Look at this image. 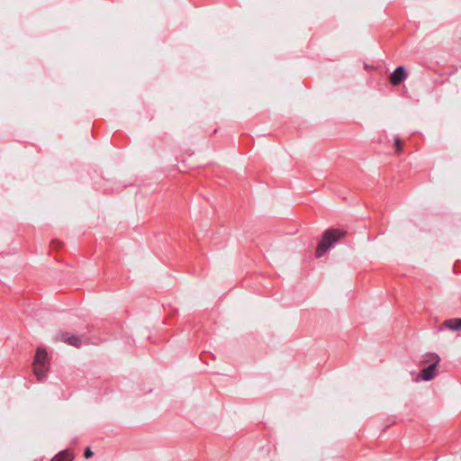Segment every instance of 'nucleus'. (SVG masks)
<instances>
[{
    "instance_id": "obj_1",
    "label": "nucleus",
    "mask_w": 461,
    "mask_h": 461,
    "mask_svg": "<svg viewBox=\"0 0 461 461\" xmlns=\"http://www.w3.org/2000/svg\"><path fill=\"white\" fill-rule=\"evenodd\" d=\"M347 231L339 229H329L324 231L321 241L316 249V257L321 258L330 248H332L337 241L344 238Z\"/></svg>"
},
{
    "instance_id": "obj_2",
    "label": "nucleus",
    "mask_w": 461,
    "mask_h": 461,
    "mask_svg": "<svg viewBox=\"0 0 461 461\" xmlns=\"http://www.w3.org/2000/svg\"><path fill=\"white\" fill-rule=\"evenodd\" d=\"M33 373L39 381H42L48 372V354L46 349L39 348L32 364Z\"/></svg>"
},
{
    "instance_id": "obj_3",
    "label": "nucleus",
    "mask_w": 461,
    "mask_h": 461,
    "mask_svg": "<svg viewBox=\"0 0 461 461\" xmlns=\"http://www.w3.org/2000/svg\"><path fill=\"white\" fill-rule=\"evenodd\" d=\"M56 340L64 342L69 346L75 348H80L82 346V338L67 331H60L56 335Z\"/></svg>"
},
{
    "instance_id": "obj_4",
    "label": "nucleus",
    "mask_w": 461,
    "mask_h": 461,
    "mask_svg": "<svg viewBox=\"0 0 461 461\" xmlns=\"http://www.w3.org/2000/svg\"><path fill=\"white\" fill-rule=\"evenodd\" d=\"M408 77V73L404 67H397L389 77V81L392 86H397L402 84Z\"/></svg>"
},
{
    "instance_id": "obj_5",
    "label": "nucleus",
    "mask_w": 461,
    "mask_h": 461,
    "mask_svg": "<svg viewBox=\"0 0 461 461\" xmlns=\"http://www.w3.org/2000/svg\"><path fill=\"white\" fill-rule=\"evenodd\" d=\"M438 365H429L423 367L420 373V377L423 381H430L438 375L437 367Z\"/></svg>"
},
{
    "instance_id": "obj_6",
    "label": "nucleus",
    "mask_w": 461,
    "mask_h": 461,
    "mask_svg": "<svg viewBox=\"0 0 461 461\" xmlns=\"http://www.w3.org/2000/svg\"><path fill=\"white\" fill-rule=\"evenodd\" d=\"M443 329H449L450 330H461V321L460 318H453L446 320L439 328V330Z\"/></svg>"
},
{
    "instance_id": "obj_7",
    "label": "nucleus",
    "mask_w": 461,
    "mask_h": 461,
    "mask_svg": "<svg viewBox=\"0 0 461 461\" xmlns=\"http://www.w3.org/2000/svg\"><path fill=\"white\" fill-rule=\"evenodd\" d=\"M440 362V357L436 353H426L422 356V359L420 361L421 366L425 365H438Z\"/></svg>"
},
{
    "instance_id": "obj_8",
    "label": "nucleus",
    "mask_w": 461,
    "mask_h": 461,
    "mask_svg": "<svg viewBox=\"0 0 461 461\" xmlns=\"http://www.w3.org/2000/svg\"><path fill=\"white\" fill-rule=\"evenodd\" d=\"M74 456L69 450H63L58 453L51 461H73Z\"/></svg>"
},
{
    "instance_id": "obj_9",
    "label": "nucleus",
    "mask_w": 461,
    "mask_h": 461,
    "mask_svg": "<svg viewBox=\"0 0 461 461\" xmlns=\"http://www.w3.org/2000/svg\"><path fill=\"white\" fill-rule=\"evenodd\" d=\"M395 152L400 154L402 152V142L399 137H394Z\"/></svg>"
},
{
    "instance_id": "obj_10",
    "label": "nucleus",
    "mask_w": 461,
    "mask_h": 461,
    "mask_svg": "<svg viewBox=\"0 0 461 461\" xmlns=\"http://www.w3.org/2000/svg\"><path fill=\"white\" fill-rule=\"evenodd\" d=\"M93 455H94V453L91 451V449L89 447H86L85 452H84V456L86 458H90V457L93 456Z\"/></svg>"
}]
</instances>
